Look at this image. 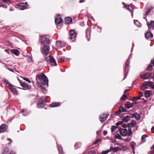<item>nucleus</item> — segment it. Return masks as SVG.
<instances>
[{"label":"nucleus","mask_w":154,"mask_h":154,"mask_svg":"<svg viewBox=\"0 0 154 154\" xmlns=\"http://www.w3.org/2000/svg\"><path fill=\"white\" fill-rule=\"evenodd\" d=\"M38 77L41 81L43 82L44 86L48 87V80L45 75L43 74L38 75Z\"/></svg>","instance_id":"f257e3e1"},{"label":"nucleus","mask_w":154,"mask_h":154,"mask_svg":"<svg viewBox=\"0 0 154 154\" xmlns=\"http://www.w3.org/2000/svg\"><path fill=\"white\" fill-rule=\"evenodd\" d=\"M39 41L43 46L48 45L50 43L49 39L45 35L42 36L40 37Z\"/></svg>","instance_id":"f03ea898"},{"label":"nucleus","mask_w":154,"mask_h":154,"mask_svg":"<svg viewBox=\"0 0 154 154\" xmlns=\"http://www.w3.org/2000/svg\"><path fill=\"white\" fill-rule=\"evenodd\" d=\"M45 59L47 61L49 60L51 65L53 66H56L57 63L56 61L52 56L49 55L48 57H45Z\"/></svg>","instance_id":"7ed1b4c3"},{"label":"nucleus","mask_w":154,"mask_h":154,"mask_svg":"<svg viewBox=\"0 0 154 154\" xmlns=\"http://www.w3.org/2000/svg\"><path fill=\"white\" fill-rule=\"evenodd\" d=\"M17 6L19 9L23 10L27 8L28 7L27 3L26 2L25 3H21L17 5Z\"/></svg>","instance_id":"20e7f679"},{"label":"nucleus","mask_w":154,"mask_h":154,"mask_svg":"<svg viewBox=\"0 0 154 154\" xmlns=\"http://www.w3.org/2000/svg\"><path fill=\"white\" fill-rule=\"evenodd\" d=\"M8 88L10 90L14 95H17L18 94V91L17 90L16 87L11 84L8 86Z\"/></svg>","instance_id":"39448f33"},{"label":"nucleus","mask_w":154,"mask_h":154,"mask_svg":"<svg viewBox=\"0 0 154 154\" xmlns=\"http://www.w3.org/2000/svg\"><path fill=\"white\" fill-rule=\"evenodd\" d=\"M45 101L44 100L43 98H41L37 103V107L38 108H41L45 106Z\"/></svg>","instance_id":"423d86ee"},{"label":"nucleus","mask_w":154,"mask_h":154,"mask_svg":"<svg viewBox=\"0 0 154 154\" xmlns=\"http://www.w3.org/2000/svg\"><path fill=\"white\" fill-rule=\"evenodd\" d=\"M55 21L57 28L59 29L60 28H58V26L59 24L61 23L62 21V19L61 18L60 15H57L56 17L55 18Z\"/></svg>","instance_id":"0eeeda50"},{"label":"nucleus","mask_w":154,"mask_h":154,"mask_svg":"<svg viewBox=\"0 0 154 154\" xmlns=\"http://www.w3.org/2000/svg\"><path fill=\"white\" fill-rule=\"evenodd\" d=\"M43 46L44 47L42 49V53L44 56H46L49 52V47L48 45Z\"/></svg>","instance_id":"6e6552de"},{"label":"nucleus","mask_w":154,"mask_h":154,"mask_svg":"<svg viewBox=\"0 0 154 154\" xmlns=\"http://www.w3.org/2000/svg\"><path fill=\"white\" fill-rule=\"evenodd\" d=\"M69 38L72 39L75 38L76 36V34L75 32L73 30H71L69 32Z\"/></svg>","instance_id":"1a4fd4ad"},{"label":"nucleus","mask_w":154,"mask_h":154,"mask_svg":"<svg viewBox=\"0 0 154 154\" xmlns=\"http://www.w3.org/2000/svg\"><path fill=\"white\" fill-rule=\"evenodd\" d=\"M151 76V74L148 72L146 74L141 75H140V77L141 79H146L150 78Z\"/></svg>","instance_id":"9d476101"},{"label":"nucleus","mask_w":154,"mask_h":154,"mask_svg":"<svg viewBox=\"0 0 154 154\" xmlns=\"http://www.w3.org/2000/svg\"><path fill=\"white\" fill-rule=\"evenodd\" d=\"M21 86L23 87L25 90H28L31 88V86L28 85L25 83H22L20 81Z\"/></svg>","instance_id":"9b49d317"},{"label":"nucleus","mask_w":154,"mask_h":154,"mask_svg":"<svg viewBox=\"0 0 154 154\" xmlns=\"http://www.w3.org/2000/svg\"><path fill=\"white\" fill-rule=\"evenodd\" d=\"M119 130L120 134L123 136H125L127 134V131L125 129L120 128Z\"/></svg>","instance_id":"f8f14e48"},{"label":"nucleus","mask_w":154,"mask_h":154,"mask_svg":"<svg viewBox=\"0 0 154 154\" xmlns=\"http://www.w3.org/2000/svg\"><path fill=\"white\" fill-rule=\"evenodd\" d=\"M7 126L5 124H3L0 126V133L5 132L7 129Z\"/></svg>","instance_id":"ddd939ff"},{"label":"nucleus","mask_w":154,"mask_h":154,"mask_svg":"<svg viewBox=\"0 0 154 154\" xmlns=\"http://www.w3.org/2000/svg\"><path fill=\"white\" fill-rule=\"evenodd\" d=\"M147 25L150 30H153L154 29V21L151 20L150 23H147Z\"/></svg>","instance_id":"4468645a"},{"label":"nucleus","mask_w":154,"mask_h":154,"mask_svg":"<svg viewBox=\"0 0 154 154\" xmlns=\"http://www.w3.org/2000/svg\"><path fill=\"white\" fill-rule=\"evenodd\" d=\"M150 82H144L143 85L141 87V90H144L147 88L148 87L150 86Z\"/></svg>","instance_id":"2eb2a0df"},{"label":"nucleus","mask_w":154,"mask_h":154,"mask_svg":"<svg viewBox=\"0 0 154 154\" xmlns=\"http://www.w3.org/2000/svg\"><path fill=\"white\" fill-rule=\"evenodd\" d=\"M108 117V115L107 114H103L101 115L100 117V120L101 122H104L107 119Z\"/></svg>","instance_id":"dca6fc26"},{"label":"nucleus","mask_w":154,"mask_h":154,"mask_svg":"<svg viewBox=\"0 0 154 154\" xmlns=\"http://www.w3.org/2000/svg\"><path fill=\"white\" fill-rule=\"evenodd\" d=\"M153 37V34L149 31L146 32L145 34V38L146 39L151 38Z\"/></svg>","instance_id":"f3484780"},{"label":"nucleus","mask_w":154,"mask_h":154,"mask_svg":"<svg viewBox=\"0 0 154 154\" xmlns=\"http://www.w3.org/2000/svg\"><path fill=\"white\" fill-rule=\"evenodd\" d=\"M152 9V8L151 7L149 8L147 10V11L146 12L145 14L143 16V18H144L146 20V21H147V20L146 19V17L149 14V13L150 12L151 10Z\"/></svg>","instance_id":"a211bd4d"},{"label":"nucleus","mask_w":154,"mask_h":154,"mask_svg":"<svg viewBox=\"0 0 154 154\" xmlns=\"http://www.w3.org/2000/svg\"><path fill=\"white\" fill-rule=\"evenodd\" d=\"M134 117V115L133 114L131 115H128L124 118L123 120L125 122H128L130 118H133Z\"/></svg>","instance_id":"6ab92c4d"},{"label":"nucleus","mask_w":154,"mask_h":154,"mask_svg":"<svg viewBox=\"0 0 154 154\" xmlns=\"http://www.w3.org/2000/svg\"><path fill=\"white\" fill-rule=\"evenodd\" d=\"M133 105L134 104L133 103L128 102L125 104V107L127 109H129L132 107Z\"/></svg>","instance_id":"aec40b11"},{"label":"nucleus","mask_w":154,"mask_h":154,"mask_svg":"<svg viewBox=\"0 0 154 154\" xmlns=\"http://www.w3.org/2000/svg\"><path fill=\"white\" fill-rule=\"evenodd\" d=\"M57 147L59 151V154H63V151L61 146L60 145H58L57 144Z\"/></svg>","instance_id":"412c9836"},{"label":"nucleus","mask_w":154,"mask_h":154,"mask_svg":"<svg viewBox=\"0 0 154 154\" xmlns=\"http://www.w3.org/2000/svg\"><path fill=\"white\" fill-rule=\"evenodd\" d=\"M152 92L151 91H145V97H149L151 94Z\"/></svg>","instance_id":"4be33fe9"},{"label":"nucleus","mask_w":154,"mask_h":154,"mask_svg":"<svg viewBox=\"0 0 154 154\" xmlns=\"http://www.w3.org/2000/svg\"><path fill=\"white\" fill-rule=\"evenodd\" d=\"M12 53L16 56H18L20 54L19 51L17 49H12L11 50Z\"/></svg>","instance_id":"5701e85b"},{"label":"nucleus","mask_w":154,"mask_h":154,"mask_svg":"<svg viewBox=\"0 0 154 154\" xmlns=\"http://www.w3.org/2000/svg\"><path fill=\"white\" fill-rule=\"evenodd\" d=\"M37 85L38 87H39L41 89L45 90L46 91V89L45 88L43 87L42 85L41 84V83L38 82V80L37 79Z\"/></svg>","instance_id":"b1692460"},{"label":"nucleus","mask_w":154,"mask_h":154,"mask_svg":"<svg viewBox=\"0 0 154 154\" xmlns=\"http://www.w3.org/2000/svg\"><path fill=\"white\" fill-rule=\"evenodd\" d=\"M60 104L58 102H55L51 103L50 105V106L51 107H57L58 106H60Z\"/></svg>","instance_id":"393cba45"},{"label":"nucleus","mask_w":154,"mask_h":154,"mask_svg":"<svg viewBox=\"0 0 154 154\" xmlns=\"http://www.w3.org/2000/svg\"><path fill=\"white\" fill-rule=\"evenodd\" d=\"M72 19L70 17H67L65 19V23L66 24H68L72 22Z\"/></svg>","instance_id":"a878e982"},{"label":"nucleus","mask_w":154,"mask_h":154,"mask_svg":"<svg viewBox=\"0 0 154 154\" xmlns=\"http://www.w3.org/2000/svg\"><path fill=\"white\" fill-rule=\"evenodd\" d=\"M131 57L132 56L130 55L126 62L125 69L128 66L129 63V60L131 59Z\"/></svg>","instance_id":"bb28decb"},{"label":"nucleus","mask_w":154,"mask_h":154,"mask_svg":"<svg viewBox=\"0 0 154 154\" xmlns=\"http://www.w3.org/2000/svg\"><path fill=\"white\" fill-rule=\"evenodd\" d=\"M136 145V143L134 142H132L131 143V146L132 147V149L133 150V154H134V146Z\"/></svg>","instance_id":"cd10ccee"},{"label":"nucleus","mask_w":154,"mask_h":154,"mask_svg":"<svg viewBox=\"0 0 154 154\" xmlns=\"http://www.w3.org/2000/svg\"><path fill=\"white\" fill-rule=\"evenodd\" d=\"M148 137V136L147 135L144 134L141 137V141L143 142H145L146 140V138Z\"/></svg>","instance_id":"c85d7f7f"},{"label":"nucleus","mask_w":154,"mask_h":154,"mask_svg":"<svg viewBox=\"0 0 154 154\" xmlns=\"http://www.w3.org/2000/svg\"><path fill=\"white\" fill-rule=\"evenodd\" d=\"M110 149L111 150H112L114 152H116L119 150V148L117 147L114 148L112 146H111L110 147Z\"/></svg>","instance_id":"c756f323"},{"label":"nucleus","mask_w":154,"mask_h":154,"mask_svg":"<svg viewBox=\"0 0 154 154\" xmlns=\"http://www.w3.org/2000/svg\"><path fill=\"white\" fill-rule=\"evenodd\" d=\"M127 93L125 92H124V94L121 98V99L122 100H125L127 99Z\"/></svg>","instance_id":"7c9ffc66"},{"label":"nucleus","mask_w":154,"mask_h":154,"mask_svg":"<svg viewBox=\"0 0 154 154\" xmlns=\"http://www.w3.org/2000/svg\"><path fill=\"white\" fill-rule=\"evenodd\" d=\"M56 45L58 47H61L63 46L61 42L59 41H56Z\"/></svg>","instance_id":"2f4dec72"},{"label":"nucleus","mask_w":154,"mask_h":154,"mask_svg":"<svg viewBox=\"0 0 154 154\" xmlns=\"http://www.w3.org/2000/svg\"><path fill=\"white\" fill-rule=\"evenodd\" d=\"M86 36L88 37L90 36V29L89 28H88L86 31Z\"/></svg>","instance_id":"473e14b6"},{"label":"nucleus","mask_w":154,"mask_h":154,"mask_svg":"<svg viewBox=\"0 0 154 154\" xmlns=\"http://www.w3.org/2000/svg\"><path fill=\"white\" fill-rule=\"evenodd\" d=\"M114 137L116 139H117L120 140H122V137L119 134H117L115 135L114 136Z\"/></svg>","instance_id":"72a5a7b5"},{"label":"nucleus","mask_w":154,"mask_h":154,"mask_svg":"<svg viewBox=\"0 0 154 154\" xmlns=\"http://www.w3.org/2000/svg\"><path fill=\"white\" fill-rule=\"evenodd\" d=\"M153 67L152 65H149L147 67L146 70L147 71H151Z\"/></svg>","instance_id":"f704fd0d"},{"label":"nucleus","mask_w":154,"mask_h":154,"mask_svg":"<svg viewBox=\"0 0 154 154\" xmlns=\"http://www.w3.org/2000/svg\"><path fill=\"white\" fill-rule=\"evenodd\" d=\"M119 110L121 112H126V110L123 106H121L120 107Z\"/></svg>","instance_id":"c9c22d12"},{"label":"nucleus","mask_w":154,"mask_h":154,"mask_svg":"<svg viewBox=\"0 0 154 154\" xmlns=\"http://www.w3.org/2000/svg\"><path fill=\"white\" fill-rule=\"evenodd\" d=\"M117 128H118L116 126H112V128H111L112 132H113L115 131H116V129H117Z\"/></svg>","instance_id":"e433bc0d"},{"label":"nucleus","mask_w":154,"mask_h":154,"mask_svg":"<svg viewBox=\"0 0 154 154\" xmlns=\"http://www.w3.org/2000/svg\"><path fill=\"white\" fill-rule=\"evenodd\" d=\"M135 118L137 120H139L140 119V117L139 115L135 114Z\"/></svg>","instance_id":"4c0bfd02"},{"label":"nucleus","mask_w":154,"mask_h":154,"mask_svg":"<svg viewBox=\"0 0 154 154\" xmlns=\"http://www.w3.org/2000/svg\"><path fill=\"white\" fill-rule=\"evenodd\" d=\"M2 81L4 82H5L6 84H8V86H9L11 84L10 83H9V82L8 81L5 79H3Z\"/></svg>","instance_id":"58836bf2"},{"label":"nucleus","mask_w":154,"mask_h":154,"mask_svg":"<svg viewBox=\"0 0 154 154\" xmlns=\"http://www.w3.org/2000/svg\"><path fill=\"white\" fill-rule=\"evenodd\" d=\"M151 150L150 151V153H154V145L152 146L150 148Z\"/></svg>","instance_id":"ea45409f"},{"label":"nucleus","mask_w":154,"mask_h":154,"mask_svg":"<svg viewBox=\"0 0 154 154\" xmlns=\"http://www.w3.org/2000/svg\"><path fill=\"white\" fill-rule=\"evenodd\" d=\"M151 150L150 151V153H154V145L152 146L150 148Z\"/></svg>","instance_id":"a19ab883"},{"label":"nucleus","mask_w":154,"mask_h":154,"mask_svg":"<svg viewBox=\"0 0 154 154\" xmlns=\"http://www.w3.org/2000/svg\"><path fill=\"white\" fill-rule=\"evenodd\" d=\"M132 133V132L131 131V128H129L128 129V132L127 133L128 135V136H130Z\"/></svg>","instance_id":"79ce46f5"},{"label":"nucleus","mask_w":154,"mask_h":154,"mask_svg":"<svg viewBox=\"0 0 154 154\" xmlns=\"http://www.w3.org/2000/svg\"><path fill=\"white\" fill-rule=\"evenodd\" d=\"M124 8L125 9H126L129 11H131V10L130 8V6L128 5H126L125 6H124Z\"/></svg>","instance_id":"37998d69"},{"label":"nucleus","mask_w":154,"mask_h":154,"mask_svg":"<svg viewBox=\"0 0 154 154\" xmlns=\"http://www.w3.org/2000/svg\"><path fill=\"white\" fill-rule=\"evenodd\" d=\"M150 86L152 88L154 89V83L151 82H150Z\"/></svg>","instance_id":"c03bdc74"},{"label":"nucleus","mask_w":154,"mask_h":154,"mask_svg":"<svg viewBox=\"0 0 154 154\" xmlns=\"http://www.w3.org/2000/svg\"><path fill=\"white\" fill-rule=\"evenodd\" d=\"M28 62L29 63H30L32 61V58L30 57H27Z\"/></svg>","instance_id":"a18cd8bd"},{"label":"nucleus","mask_w":154,"mask_h":154,"mask_svg":"<svg viewBox=\"0 0 154 154\" xmlns=\"http://www.w3.org/2000/svg\"><path fill=\"white\" fill-rule=\"evenodd\" d=\"M110 150H107L103 151L102 152V154H106L110 152Z\"/></svg>","instance_id":"49530a36"},{"label":"nucleus","mask_w":154,"mask_h":154,"mask_svg":"<svg viewBox=\"0 0 154 154\" xmlns=\"http://www.w3.org/2000/svg\"><path fill=\"white\" fill-rule=\"evenodd\" d=\"M4 2L9 5L10 3V0H2Z\"/></svg>","instance_id":"de8ad7c7"},{"label":"nucleus","mask_w":154,"mask_h":154,"mask_svg":"<svg viewBox=\"0 0 154 154\" xmlns=\"http://www.w3.org/2000/svg\"><path fill=\"white\" fill-rule=\"evenodd\" d=\"M101 140L100 139H99L97 140L96 141H94V144H97L98 142L99 141H101Z\"/></svg>","instance_id":"09e8293b"},{"label":"nucleus","mask_w":154,"mask_h":154,"mask_svg":"<svg viewBox=\"0 0 154 154\" xmlns=\"http://www.w3.org/2000/svg\"><path fill=\"white\" fill-rule=\"evenodd\" d=\"M122 123H123V122L122 121H120V122H119L116 123V125L118 126V125H122Z\"/></svg>","instance_id":"8fccbe9b"},{"label":"nucleus","mask_w":154,"mask_h":154,"mask_svg":"<svg viewBox=\"0 0 154 154\" xmlns=\"http://www.w3.org/2000/svg\"><path fill=\"white\" fill-rule=\"evenodd\" d=\"M60 58L64 61L67 60V59L63 57H60Z\"/></svg>","instance_id":"3c124183"},{"label":"nucleus","mask_w":154,"mask_h":154,"mask_svg":"<svg viewBox=\"0 0 154 154\" xmlns=\"http://www.w3.org/2000/svg\"><path fill=\"white\" fill-rule=\"evenodd\" d=\"M9 151L8 149V148H6L5 150V151L3 152V154H7L6 152H8Z\"/></svg>","instance_id":"603ef678"},{"label":"nucleus","mask_w":154,"mask_h":154,"mask_svg":"<svg viewBox=\"0 0 154 154\" xmlns=\"http://www.w3.org/2000/svg\"><path fill=\"white\" fill-rule=\"evenodd\" d=\"M23 79L24 80L26 81L29 82V83H31V81L27 78H23Z\"/></svg>","instance_id":"864d4df0"},{"label":"nucleus","mask_w":154,"mask_h":154,"mask_svg":"<svg viewBox=\"0 0 154 154\" xmlns=\"http://www.w3.org/2000/svg\"><path fill=\"white\" fill-rule=\"evenodd\" d=\"M131 123L133 125H135L136 123V121L134 120H132L131 121Z\"/></svg>","instance_id":"5fc2aeb1"},{"label":"nucleus","mask_w":154,"mask_h":154,"mask_svg":"<svg viewBox=\"0 0 154 154\" xmlns=\"http://www.w3.org/2000/svg\"><path fill=\"white\" fill-rule=\"evenodd\" d=\"M143 96V93L142 92H139V97H140V98L142 97V96Z\"/></svg>","instance_id":"6e6d98bb"},{"label":"nucleus","mask_w":154,"mask_h":154,"mask_svg":"<svg viewBox=\"0 0 154 154\" xmlns=\"http://www.w3.org/2000/svg\"><path fill=\"white\" fill-rule=\"evenodd\" d=\"M150 64L154 65V59L151 60Z\"/></svg>","instance_id":"4d7b16f0"},{"label":"nucleus","mask_w":154,"mask_h":154,"mask_svg":"<svg viewBox=\"0 0 154 154\" xmlns=\"http://www.w3.org/2000/svg\"><path fill=\"white\" fill-rule=\"evenodd\" d=\"M151 131L152 133H154V127H153L152 128Z\"/></svg>","instance_id":"13d9d810"},{"label":"nucleus","mask_w":154,"mask_h":154,"mask_svg":"<svg viewBox=\"0 0 154 154\" xmlns=\"http://www.w3.org/2000/svg\"><path fill=\"white\" fill-rule=\"evenodd\" d=\"M2 7H3L5 8H7V5L3 4H2Z\"/></svg>","instance_id":"bf43d9fd"},{"label":"nucleus","mask_w":154,"mask_h":154,"mask_svg":"<svg viewBox=\"0 0 154 154\" xmlns=\"http://www.w3.org/2000/svg\"><path fill=\"white\" fill-rule=\"evenodd\" d=\"M122 127L124 128H126L127 127V126L126 125L123 124L122 125Z\"/></svg>","instance_id":"052dcab7"},{"label":"nucleus","mask_w":154,"mask_h":154,"mask_svg":"<svg viewBox=\"0 0 154 154\" xmlns=\"http://www.w3.org/2000/svg\"><path fill=\"white\" fill-rule=\"evenodd\" d=\"M140 97H134V98L136 100H140Z\"/></svg>","instance_id":"680f3d73"},{"label":"nucleus","mask_w":154,"mask_h":154,"mask_svg":"<svg viewBox=\"0 0 154 154\" xmlns=\"http://www.w3.org/2000/svg\"><path fill=\"white\" fill-rule=\"evenodd\" d=\"M107 132L106 131H104V132H103V134H104V136H105L106 135V134H107Z\"/></svg>","instance_id":"e2e57ef3"},{"label":"nucleus","mask_w":154,"mask_h":154,"mask_svg":"<svg viewBox=\"0 0 154 154\" xmlns=\"http://www.w3.org/2000/svg\"><path fill=\"white\" fill-rule=\"evenodd\" d=\"M134 23L135 25H137V23H138L137 20H134Z\"/></svg>","instance_id":"0e129e2a"},{"label":"nucleus","mask_w":154,"mask_h":154,"mask_svg":"<svg viewBox=\"0 0 154 154\" xmlns=\"http://www.w3.org/2000/svg\"><path fill=\"white\" fill-rule=\"evenodd\" d=\"M9 154H15V153L14 152L11 151Z\"/></svg>","instance_id":"69168bd1"},{"label":"nucleus","mask_w":154,"mask_h":154,"mask_svg":"<svg viewBox=\"0 0 154 154\" xmlns=\"http://www.w3.org/2000/svg\"><path fill=\"white\" fill-rule=\"evenodd\" d=\"M85 0H80L79 2L80 3H82L83 2H84Z\"/></svg>","instance_id":"338daca9"},{"label":"nucleus","mask_w":154,"mask_h":154,"mask_svg":"<svg viewBox=\"0 0 154 154\" xmlns=\"http://www.w3.org/2000/svg\"><path fill=\"white\" fill-rule=\"evenodd\" d=\"M130 125H131V127H133L134 126V125H133L132 124V123H131V124H130Z\"/></svg>","instance_id":"774afa93"}]
</instances>
